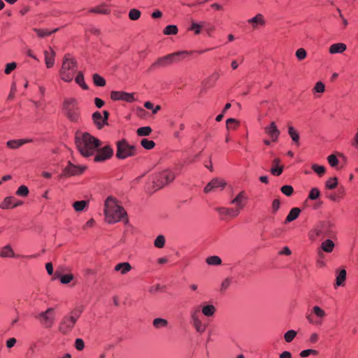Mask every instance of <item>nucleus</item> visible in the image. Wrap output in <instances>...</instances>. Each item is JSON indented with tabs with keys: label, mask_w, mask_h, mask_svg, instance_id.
I'll use <instances>...</instances> for the list:
<instances>
[{
	"label": "nucleus",
	"mask_w": 358,
	"mask_h": 358,
	"mask_svg": "<svg viewBox=\"0 0 358 358\" xmlns=\"http://www.w3.org/2000/svg\"><path fill=\"white\" fill-rule=\"evenodd\" d=\"M103 213L105 221L108 224H115L122 221L127 224L129 222L126 210L112 196H108L105 200Z\"/></svg>",
	"instance_id": "obj_1"
},
{
	"label": "nucleus",
	"mask_w": 358,
	"mask_h": 358,
	"mask_svg": "<svg viewBox=\"0 0 358 358\" xmlns=\"http://www.w3.org/2000/svg\"><path fill=\"white\" fill-rule=\"evenodd\" d=\"M76 145L80 153L87 157L94 155L102 143L89 133H81L76 136Z\"/></svg>",
	"instance_id": "obj_2"
},
{
	"label": "nucleus",
	"mask_w": 358,
	"mask_h": 358,
	"mask_svg": "<svg viewBox=\"0 0 358 358\" xmlns=\"http://www.w3.org/2000/svg\"><path fill=\"white\" fill-rule=\"evenodd\" d=\"M334 229L335 224L331 221L320 222L310 231L309 238L315 241L319 237H333L336 235Z\"/></svg>",
	"instance_id": "obj_3"
},
{
	"label": "nucleus",
	"mask_w": 358,
	"mask_h": 358,
	"mask_svg": "<svg viewBox=\"0 0 358 358\" xmlns=\"http://www.w3.org/2000/svg\"><path fill=\"white\" fill-rule=\"evenodd\" d=\"M176 169L167 168L155 173L152 176L154 188L159 189L169 184L175 179Z\"/></svg>",
	"instance_id": "obj_4"
},
{
	"label": "nucleus",
	"mask_w": 358,
	"mask_h": 358,
	"mask_svg": "<svg viewBox=\"0 0 358 358\" xmlns=\"http://www.w3.org/2000/svg\"><path fill=\"white\" fill-rule=\"evenodd\" d=\"M76 71L77 66L76 60L69 55H66L59 71L61 79L64 82L69 83L73 80Z\"/></svg>",
	"instance_id": "obj_5"
},
{
	"label": "nucleus",
	"mask_w": 358,
	"mask_h": 358,
	"mask_svg": "<svg viewBox=\"0 0 358 358\" xmlns=\"http://www.w3.org/2000/svg\"><path fill=\"white\" fill-rule=\"evenodd\" d=\"M191 54L187 50L178 51L166 56L159 57L155 63L152 64V68L166 67L173 63H177L185 58Z\"/></svg>",
	"instance_id": "obj_6"
},
{
	"label": "nucleus",
	"mask_w": 358,
	"mask_h": 358,
	"mask_svg": "<svg viewBox=\"0 0 358 358\" xmlns=\"http://www.w3.org/2000/svg\"><path fill=\"white\" fill-rule=\"evenodd\" d=\"M81 310L75 309L65 315L59 324V331L63 334H67L71 331L78 319L80 317Z\"/></svg>",
	"instance_id": "obj_7"
},
{
	"label": "nucleus",
	"mask_w": 358,
	"mask_h": 358,
	"mask_svg": "<svg viewBox=\"0 0 358 358\" xmlns=\"http://www.w3.org/2000/svg\"><path fill=\"white\" fill-rule=\"evenodd\" d=\"M117 151L116 157L119 159H124L134 157L136 155L137 148L130 145L125 139L120 140L116 143Z\"/></svg>",
	"instance_id": "obj_8"
},
{
	"label": "nucleus",
	"mask_w": 358,
	"mask_h": 358,
	"mask_svg": "<svg viewBox=\"0 0 358 358\" xmlns=\"http://www.w3.org/2000/svg\"><path fill=\"white\" fill-rule=\"evenodd\" d=\"M62 110L66 117L71 121H77L79 117V108L78 101L75 98L65 99L62 106Z\"/></svg>",
	"instance_id": "obj_9"
},
{
	"label": "nucleus",
	"mask_w": 358,
	"mask_h": 358,
	"mask_svg": "<svg viewBox=\"0 0 358 358\" xmlns=\"http://www.w3.org/2000/svg\"><path fill=\"white\" fill-rule=\"evenodd\" d=\"M57 317L56 310L55 308H48L45 311L39 313L36 318L39 323L45 328L50 329L53 327Z\"/></svg>",
	"instance_id": "obj_10"
},
{
	"label": "nucleus",
	"mask_w": 358,
	"mask_h": 358,
	"mask_svg": "<svg viewBox=\"0 0 358 358\" xmlns=\"http://www.w3.org/2000/svg\"><path fill=\"white\" fill-rule=\"evenodd\" d=\"M86 166L81 165H75L71 162H68L67 165L64 169L62 176L71 177L82 174L85 170Z\"/></svg>",
	"instance_id": "obj_11"
},
{
	"label": "nucleus",
	"mask_w": 358,
	"mask_h": 358,
	"mask_svg": "<svg viewBox=\"0 0 358 358\" xmlns=\"http://www.w3.org/2000/svg\"><path fill=\"white\" fill-rule=\"evenodd\" d=\"M94 156V161L96 162H101L110 159L113 155V150L109 145L103 146L101 148H97Z\"/></svg>",
	"instance_id": "obj_12"
},
{
	"label": "nucleus",
	"mask_w": 358,
	"mask_h": 358,
	"mask_svg": "<svg viewBox=\"0 0 358 358\" xmlns=\"http://www.w3.org/2000/svg\"><path fill=\"white\" fill-rule=\"evenodd\" d=\"M248 201V196L246 192L241 191L231 201L230 203L236 206V210H238V213L245 207Z\"/></svg>",
	"instance_id": "obj_13"
},
{
	"label": "nucleus",
	"mask_w": 358,
	"mask_h": 358,
	"mask_svg": "<svg viewBox=\"0 0 358 358\" xmlns=\"http://www.w3.org/2000/svg\"><path fill=\"white\" fill-rule=\"evenodd\" d=\"M110 99L113 101H124L127 103H132L135 101L134 94L123 91H112Z\"/></svg>",
	"instance_id": "obj_14"
},
{
	"label": "nucleus",
	"mask_w": 358,
	"mask_h": 358,
	"mask_svg": "<svg viewBox=\"0 0 358 358\" xmlns=\"http://www.w3.org/2000/svg\"><path fill=\"white\" fill-rule=\"evenodd\" d=\"M108 117L109 113L107 110H103V115L99 111H96L92 114L93 122L99 129L108 124Z\"/></svg>",
	"instance_id": "obj_15"
},
{
	"label": "nucleus",
	"mask_w": 358,
	"mask_h": 358,
	"mask_svg": "<svg viewBox=\"0 0 358 358\" xmlns=\"http://www.w3.org/2000/svg\"><path fill=\"white\" fill-rule=\"evenodd\" d=\"M247 23L254 30L264 27L266 24V20L262 13H257L254 17L249 18Z\"/></svg>",
	"instance_id": "obj_16"
},
{
	"label": "nucleus",
	"mask_w": 358,
	"mask_h": 358,
	"mask_svg": "<svg viewBox=\"0 0 358 358\" xmlns=\"http://www.w3.org/2000/svg\"><path fill=\"white\" fill-rule=\"evenodd\" d=\"M226 185L227 183L224 179L220 178H214L210 182H209L205 187L204 192L210 193L211 192H215L217 189L222 190L224 188Z\"/></svg>",
	"instance_id": "obj_17"
},
{
	"label": "nucleus",
	"mask_w": 358,
	"mask_h": 358,
	"mask_svg": "<svg viewBox=\"0 0 358 358\" xmlns=\"http://www.w3.org/2000/svg\"><path fill=\"white\" fill-rule=\"evenodd\" d=\"M23 201L18 200L14 196H7L0 203V208L3 210L11 209L22 206Z\"/></svg>",
	"instance_id": "obj_18"
},
{
	"label": "nucleus",
	"mask_w": 358,
	"mask_h": 358,
	"mask_svg": "<svg viewBox=\"0 0 358 358\" xmlns=\"http://www.w3.org/2000/svg\"><path fill=\"white\" fill-rule=\"evenodd\" d=\"M216 210L223 218H234L239 215L238 210L233 208L219 207L217 208Z\"/></svg>",
	"instance_id": "obj_19"
},
{
	"label": "nucleus",
	"mask_w": 358,
	"mask_h": 358,
	"mask_svg": "<svg viewBox=\"0 0 358 358\" xmlns=\"http://www.w3.org/2000/svg\"><path fill=\"white\" fill-rule=\"evenodd\" d=\"M266 134L271 138V141L275 142L280 136V131L278 130L275 123L272 122L269 125L264 129Z\"/></svg>",
	"instance_id": "obj_20"
},
{
	"label": "nucleus",
	"mask_w": 358,
	"mask_h": 358,
	"mask_svg": "<svg viewBox=\"0 0 358 358\" xmlns=\"http://www.w3.org/2000/svg\"><path fill=\"white\" fill-rule=\"evenodd\" d=\"M45 62L46 67L52 68L55 64V52L51 47L44 51Z\"/></svg>",
	"instance_id": "obj_21"
},
{
	"label": "nucleus",
	"mask_w": 358,
	"mask_h": 358,
	"mask_svg": "<svg viewBox=\"0 0 358 358\" xmlns=\"http://www.w3.org/2000/svg\"><path fill=\"white\" fill-rule=\"evenodd\" d=\"M201 313L207 317H213L216 313V308L214 305L207 303L200 306Z\"/></svg>",
	"instance_id": "obj_22"
},
{
	"label": "nucleus",
	"mask_w": 358,
	"mask_h": 358,
	"mask_svg": "<svg viewBox=\"0 0 358 358\" xmlns=\"http://www.w3.org/2000/svg\"><path fill=\"white\" fill-rule=\"evenodd\" d=\"M347 50V45L343 43H336L331 45L329 52L331 55L341 54Z\"/></svg>",
	"instance_id": "obj_23"
},
{
	"label": "nucleus",
	"mask_w": 358,
	"mask_h": 358,
	"mask_svg": "<svg viewBox=\"0 0 358 358\" xmlns=\"http://www.w3.org/2000/svg\"><path fill=\"white\" fill-rule=\"evenodd\" d=\"M31 141V139L28 138L10 140L6 143V145L10 149H17L22 146L24 144L30 143Z\"/></svg>",
	"instance_id": "obj_24"
},
{
	"label": "nucleus",
	"mask_w": 358,
	"mask_h": 358,
	"mask_svg": "<svg viewBox=\"0 0 358 358\" xmlns=\"http://www.w3.org/2000/svg\"><path fill=\"white\" fill-rule=\"evenodd\" d=\"M280 160L278 158H275L273 160V166L271 169V173L275 176H280L283 171V166H280Z\"/></svg>",
	"instance_id": "obj_25"
},
{
	"label": "nucleus",
	"mask_w": 358,
	"mask_h": 358,
	"mask_svg": "<svg viewBox=\"0 0 358 358\" xmlns=\"http://www.w3.org/2000/svg\"><path fill=\"white\" fill-rule=\"evenodd\" d=\"M131 268L132 267L129 262L119 263L117 264L114 267V270L115 271L120 272L122 275L128 273L131 270Z\"/></svg>",
	"instance_id": "obj_26"
},
{
	"label": "nucleus",
	"mask_w": 358,
	"mask_h": 358,
	"mask_svg": "<svg viewBox=\"0 0 358 358\" xmlns=\"http://www.w3.org/2000/svg\"><path fill=\"white\" fill-rule=\"evenodd\" d=\"M346 271L344 268L336 271L335 287L344 285L346 280Z\"/></svg>",
	"instance_id": "obj_27"
},
{
	"label": "nucleus",
	"mask_w": 358,
	"mask_h": 358,
	"mask_svg": "<svg viewBox=\"0 0 358 358\" xmlns=\"http://www.w3.org/2000/svg\"><path fill=\"white\" fill-rule=\"evenodd\" d=\"M0 257L3 258L15 257V252L10 245H6L0 249Z\"/></svg>",
	"instance_id": "obj_28"
},
{
	"label": "nucleus",
	"mask_w": 358,
	"mask_h": 358,
	"mask_svg": "<svg viewBox=\"0 0 358 358\" xmlns=\"http://www.w3.org/2000/svg\"><path fill=\"white\" fill-rule=\"evenodd\" d=\"M335 248L334 241L329 238L325 239L320 245V248L323 252L331 253Z\"/></svg>",
	"instance_id": "obj_29"
},
{
	"label": "nucleus",
	"mask_w": 358,
	"mask_h": 358,
	"mask_svg": "<svg viewBox=\"0 0 358 358\" xmlns=\"http://www.w3.org/2000/svg\"><path fill=\"white\" fill-rule=\"evenodd\" d=\"M196 331L200 334H203L207 327V325L203 322L202 318L190 322Z\"/></svg>",
	"instance_id": "obj_30"
},
{
	"label": "nucleus",
	"mask_w": 358,
	"mask_h": 358,
	"mask_svg": "<svg viewBox=\"0 0 358 358\" xmlns=\"http://www.w3.org/2000/svg\"><path fill=\"white\" fill-rule=\"evenodd\" d=\"M202 318L201 315L200 306H195L191 308L189 311L190 322Z\"/></svg>",
	"instance_id": "obj_31"
},
{
	"label": "nucleus",
	"mask_w": 358,
	"mask_h": 358,
	"mask_svg": "<svg viewBox=\"0 0 358 358\" xmlns=\"http://www.w3.org/2000/svg\"><path fill=\"white\" fill-rule=\"evenodd\" d=\"M89 205V201L86 200L78 201L73 203V208L76 212H81L85 210Z\"/></svg>",
	"instance_id": "obj_32"
},
{
	"label": "nucleus",
	"mask_w": 358,
	"mask_h": 358,
	"mask_svg": "<svg viewBox=\"0 0 358 358\" xmlns=\"http://www.w3.org/2000/svg\"><path fill=\"white\" fill-rule=\"evenodd\" d=\"M300 213L301 210L299 208H292L285 219V222H290L296 220L299 217Z\"/></svg>",
	"instance_id": "obj_33"
},
{
	"label": "nucleus",
	"mask_w": 358,
	"mask_h": 358,
	"mask_svg": "<svg viewBox=\"0 0 358 358\" xmlns=\"http://www.w3.org/2000/svg\"><path fill=\"white\" fill-rule=\"evenodd\" d=\"M76 83L83 89L87 90L88 86L85 82L84 74L82 71H79L75 78Z\"/></svg>",
	"instance_id": "obj_34"
},
{
	"label": "nucleus",
	"mask_w": 358,
	"mask_h": 358,
	"mask_svg": "<svg viewBox=\"0 0 358 358\" xmlns=\"http://www.w3.org/2000/svg\"><path fill=\"white\" fill-rule=\"evenodd\" d=\"M206 262L209 266H219L222 264V259L217 255L209 256L206 259Z\"/></svg>",
	"instance_id": "obj_35"
},
{
	"label": "nucleus",
	"mask_w": 358,
	"mask_h": 358,
	"mask_svg": "<svg viewBox=\"0 0 358 358\" xmlns=\"http://www.w3.org/2000/svg\"><path fill=\"white\" fill-rule=\"evenodd\" d=\"M58 30L57 28L54 29L52 30H48L46 29H34V31L38 35V36L43 38L45 36H50L52 33L56 32Z\"/></svg>",
	"instance_id": "obj_36"
},
{
	"label": "nucleus",
	"mask_w": 358,
	"mask_h": 358,
	"mask_svg": "<svg viewBox=\"0 0 358 358\" xmlns=\"http://www.w3.org/2000/svg\"><path fill=\"white\" fill-rule=\"evenodd\" d=\"M89 12L99 14H108L110 13V9L105 5H100L90 9Z\"/></svg>",
	"instance_id": "obj_37"
},
{
	"label": "nucleus",
	"mask_w": 358,
	"mask_h": 358,
	"mask_svg": "<svg viewBox=\"0 0 358 358\" xmlns=\"http://www.w3.org/2000/svg\"><path fill=\"white\" fill-rule=\"evenodd\" d=\"M59 278L61 283L68 284L73 279V275L71 273L60 275L58 272H56L55 273V278Z\"/></svg>",
	"instance_id": "obj_38"
},
{
	"label": "nucleus",
	"mask_w": 358,
	"mask_h": 358,
	"mask_svg": "<svg viewBox=\"0 0 358 358\" xmlns=\"http://www.w3.org/2000/svg\"><path fill=\"white\" fill-rule=\"evenodd\" d=\"M288 134H289V136L291 137L292 140L295 143L299 145V133L297 132V131L292 126L288 127Z\"/></svg>",
	"instance_id": "obj_39"
},
{
	"label": "nucleus",
	"mask_w": 358,
	"mask_h": 358,
	"mask_svg": "<svg viewBox=\"0 0 358 358\" xmlns=\"http://www.w3.org/2000/svg\"><path fill=\"white\" fill-rule=\"evenodd\" d=\"M152 324L155 329H161L168 325V321L163 318H155L152 322Z\"/></svg>",
	"instance_id": "obj_40"
},
{
	"label": "nucleus",
	"mask_w": 358,
	"mask_h": 358,
	"mask_svg": "<svg viewBox=\"0 0 358 358\" xmlns=\"http://www.w3.org/2000/svg\"><path fill=\"white\" fill-rule=\"evenodd\" d=\"M312 312L317 318L320 319L321 320L327 315L325 311L317 306H313Z\"/></svg>",
	"instance_id": "obj_41"
},
{
	"label": "nucleus",
	"mask_w": 358,
	"mask_h": 358,
	"mask_svg": "<svg viewBox=\"0 0 358 358\" xmlns=\"http://www.w3.org/2000/svg\"><path fill=\"white\" fill-rule=\"evenodd\" d=\"M239 125V122L234 118H229L226 120V127L228 130H236Z\"/></svg>",
	"instance_id": "obj_42"
},
{
	"label": "nucleus",
	"mask_w": 358,
	"mask_h": 358,
	"mask_svg": "<svg viewBox=\"0 0 358 358\" xmlns=\"http://www.w3.org/2000/svg\"><path fill=\"white\" fill-rule=\"evenodd\" d=\"M93 82L96 86L103 87L106 85L105 79L97 73L93 75Z\"/></svg>",
	"instance_id": "obj_43"
},
{
	"label": "nucleus",
	"mask_w": 358,
	"mask_h": 358,
	"mask_svg": "<svg viewBox=\"0 0 358 358\" xmlns=\"http://www.w3.org/2000/svg\"><path fill=\"white\" fill-rule=\"evenodd\" d=\"M166 239L164 235H159L155 239L154 245L157 248H162L165 245Z\"/></svg>",
	"instance_id": "obj_44"
},
{
	"label": "nucleus",
	"mask_w": 358,
	"mask_h": 358,
	"mask_svg": "<svg viewBox=\"0 0 358 358\" xmlns=\"http://www.w3.org/2000/svg\"><path fill=\"white\" fill-rule=\"evenodd\" d=\"M296 331L295 330H289L284 334V339L287 343H291L296 336Z\"/></svg>",
	"instance_id": "obj_45"
},
{
	"label": "nucleus",
	"mask_w": 358,
	"mask_h": 358,
	"mask_svg": "<svg viewBox=\"0 0 358 358\" xmlns=\"http://www.w3.org/2000/svg\"><path fill=\"white\" fill-rule=\"evenodd\" d=\"M338 185V179L336 177L330 178L325 182V187L329 189H335Z\"/></svg>",
	"instance_id": "obj_46"
},
{
	"label": "nucleus",
	"mask_w": 358,
	"mask_h": 358,
	"mask_svg": "<svg viewBox=\"0 0 358 358\" xmlns=\"http://www.w3.org/2000/svg\"><path fill=\"white\" fill-rule=\"evenodd\" d=\"M152 132L150 127H142L137 129L136 133L139 136H149Z\"/></svg>",
	"instance_id": "obj_47"
},
{
	"label": "nucleus",
	"mask_w": 358,
	"mask_h": 358,
	"mask_svg": "<svg viewBox=\"0 0 358 358\" xmlns=\"http://www.w3.org/2000/svg\"><path fill=\"white\" fill-rule=\"evenodd\" d=\"M141 146L143 148H144L146 150H151V149H152L155 147V143L152 140H148L147 138H143L141 141Z\"/></svg>",
	"instance_id": "obj_48"
},
{
	"label": "nucleus",
	"mask_w": 358,
	"mask_h": 358,
	"mask_svg": "<svg viewBox=\"0 0 358 358\" xmlns=\"http://www.w3.org/2000/svg\"><path fill=\"white\" fill-rule=\"evenodd\" d=\"M320 192L319 189L317 187H313L310 189L308 198L310 200H316L320 197Z\"/></svg>",
	"instance_id": "obj_49"
},
{
	"label": "nucleus",
	"mask_w": 358,
	"mask_h": 358,
	"mask_svg": "<svg viewBox=\"0 0 358 358\" xmlns=\"http://www.w3.org/2000/svg\"><path fill=\"white\" fill-rule=\"evenodd\" d=\"M165 35L176 34L178 33V28L176 25H168L164 29Z\"/></svg>",
	"instance_id": "obj_50"
},
{
	"label": "nucleus",
	"mask_w": 358,
	"mask_h": 358,
	"mask_svg": "<svg viewBox=\"0 0 358 358\" xmlns=\"http://www.w3.org/2000/svg\"><path fill=\"white\" fill-rule=\"evenodd\" d=\"M141 16V11L138 9L133 8L129 12V17L131 20H137Z\"/></svg>",
	"instance_id": "obj_51"
},
{
	"label": "nucleus",
	"mask_w": 358,
	"mask_h": 358,
	"mask_svg": "<svg viewBox=\"0 0 358 358\" xmlns=\"http://www.w3.org/2000/svg\"><path fill=\"white\" fill-rule=\"evenodd\" d=\"M324 90H325V85L321 81L317 82L313 89V91L314 93H320V94L323 93L324 92Z\"/></svg>",
	"instance_id": "obj_52"
},
{
	"label": "nucleus",
	"mask_w": 358,
	"mask_h": 358,
	"mask_svg": "<svg viewBox=\"0 0 358 358\" xmlns=\"http://www.w3.org/2000/svg\"><path fill=\"white\" fill-rule=\"evenodd\" d=\"M311 168L319 176H322L325 173L326 170L324 166L316 164H313Z\"/></svg>",
	"instance_id": "obj_53"
},
{
	"label": "nucleus",
	"mask_w": 358,
	"mask_h": 358,
	"mask_svg": "<svg viewBox=\"0 0 358 358\" xmlns=\"http://www.w3.org/2000/svg\"><path fill=\"white\" fill-rule=\"evenodd\" d=\"M29 194V189L25 185H21L16 191V194L20 196H27Z\"/></svg>",
	"instance_id": "obj_54"
},
{
	"label": "nucleus",
	"mask_w": 358,
	"mask_h": 358,
	"mask_svg": "<svg viewBox=\"0 0 358 358\" xmlns=\"http://www.w3.org/2000/svg\"><path fill=\"white\" fill-rule=\"evenodd\" d=\"M318 351L316 350H313V349H308V350H302L301 352H300V356L301 357H308L309 355H318Z\"/></svg>",
	"instance_id": "obj_55"
},
{
	"label": "nucleus",
	"mask_w": 358,
	"mask_h": 358,
	"mask_svg": "<svg viewBox=\"0 0 358 358\" xmlns=\"http://www.w3.org/2000/svg\"><path fill=\"white\" fill-rule=\"evenodd\" d=\"M295 55L296 58L300 61L303 60L307 57L306 50L303 48H299L296 51Z\"/></svg>",
	"instance_id": "obj_56"
},
{
	"label": "nucleus",
	"mask_w": 358,
	"mask_h": 358,
	"mask_svg": "<svg viewBox=\"0 0 358 358\" xmlns=\"http://www.w3.org/2000/svg\"><path fill=\"white\" fill-rule=\"evenodd\" d=\"M281 192L286 196H289L292 194L294 189L291 185H284L281 187Z\"/></svg>",
	"instance_id": "obj_57"
},
{
	"label": "nucleus",
	"mask_w": 358,
	"mask_h": 358,
	"mask_svg": "<svg viewBox=\"0 0 358 358\" xmlns=\"http://www.w3.org/2000/svg\"><path fill=\"white\" fill-rule=\"evenodd\" d=\"M327 161L329 165L332 167H335L338 164V160L336 156L334 155H330L329 156H328Z\"/></svg>",
	"instance_id": "obj_58"
},
{
	"label": "nucleus",
	"mask_w": 358,
	"mask_h": 358,
	"mask_svg": "<svg viewBox=\"0 0 358 358\" xmlns=\"http://www.w3.org/2000/svg\"><path fill=\"white\" fill-rule=\"evenodd\" d=\"M17 64L15 62H10L6 65L4 73L7 75L10 74L14 69H15Z\"/></svg>",
	"instance_id": "obj_59"
},
{
	"label": "nucleus",
	"mask_w": 358,
	"mask_h": 358,
	"mask_svg": "<svg viewBox=\"0 0 358 358\" xmlns=\"http://www.w3.org/2000/svg\"><path fill=\"white\" fill-rule=\"evenodd\" d=\"M75 348L78 350H83L85 348V343L81 338H76L75 341Z\"/></svg>",
	"instance_id": "obj_60"
},
{
	"label": "nucleus",
	"mask_w": 358,
	"mask_h": 358,
	"mask_svg": "<svg viewBox=\"0 0 358 358\" xmlns=\"http://www.w3.org/2000/svg\"><path fill=\"white\" fill-rule=\"evenodd\" d=\"M201 27H202V25H201L198 23H196V22H192V24L189 28V30L194 31L196 34H199L201 32Z\"/></svg>",
	"instance_id": "obj_61"
},
{
	"label": "nucleus",
	"mask_w": 358,
	"mask_h": 358,
	"mask_svg": "<svg viewBox=\"0 0 358 358\" xmlns=\"http://www.w3.org/2000/svg\"><path fill=\"white\" fill-rule=\"evenodd\" d=\"M231 279H230V278H226V279H224V280L222 281V284H221V290H222V291H224V290H226L227 289H228V288H229V286H230V285H231Z\"/></svg>",
	"instance_id": "obj_62"
},
{
	"label": "nucleus",
	"mask_w": 358,
	"mask_h": 358,
	"mask_svg": "<svg viewBox=\"0 0 358 358\" xmlns=\"http://www.w3.org/2000/svg\"><path fill=\"white\" fill-rule=\"evenodd\" d=\"M280 202L279 199H274L272 203V211L275 213L280 208Z\"/></svg>",
	"instance_id": "obj_63"
},
{
	"label": "nucleus",
	"mask_w": 358,
	"mask_h": 358,
	"mask_svg": "<svg viewBox=\"0 0 358 358\" xmlns=\"http://www.w3.org/2000/svg\"><path fill=\"white\" fill-rule=\"evenodd\" d=\"M319 340V335L317 333H312L309 337V342L312 344L316 343Z\"/></svg>",
	"instance_id": "obj_64"
}]
</instances>
